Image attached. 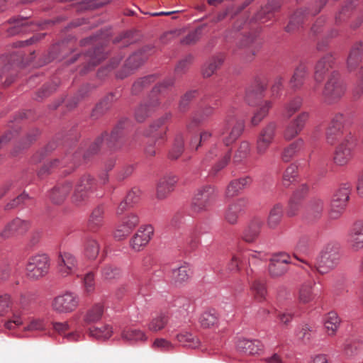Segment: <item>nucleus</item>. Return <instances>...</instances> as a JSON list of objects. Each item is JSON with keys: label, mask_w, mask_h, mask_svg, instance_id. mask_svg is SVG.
<instances>
[{"label": "nucleus", "mask_w": 363, "mask_h": 363, "mask_svg": "<svg viewBox=\"0 0 363 363\" xmlns=\"http://www.w3.org/2000/svg\"><path fill=\"white\" fill-rule=\"evenodd\" d=\"M174 84L173 78L164 79L162 82L155 85L149 96L147 102L141 104L135 111V118L139 123L144 122L146 118L154 113L160 105L158 95H164L172 89Z\"/></svg>", "instance_id": "1"}, {"label": "nucleus", "mask_w": 363, "mask_h": 363, "mask_svg": "<svg viewBox=\"0 0 363 363\" xmlns=\"http://www.w3.org/2000/svg\"><path fill=\"white\" fill-rule=\"evenodd\" d=\"M99 184L96 179L90 174H84L79 178L74 188L71 197L72 202L76 206L86 205L94 197L101 196L98 191Z\"/></svg>", "instance_id": "2"}, {"label": "nucleus", "mask_w": 363, "mask_h": 363, "mask_svg": "<svg viewBox=\"0 0 363 363\" xmlns=\"http://www.w3.org/2000/svg\"><path fill=\"white\" fill-rule=\"evenodd\" d=\"M131 121L129 119L121 120L111 134L104 133L98 138L89 147L87 153H96L102 144H105L111 149L121 147L122 145L121 140L126 132L131 128Z\"/></svg>", "instance_id": "3"}, {"label": "nucleus", "mask_w": 363, "mask_h": 363, "mask_svg": "<svg viewBox=\"0 0 363 363\" xmlns=\"http://www.w3.org/2000/svg\"><path fill=\"white\" fill-rule=\"evenodd\" d=\"M340 259V247L334 242L327 243L320 250L315 262L317 271L325 274L334 269Z\"/></svg>", "instance_id": "4"}, {"label": "nucleus", "mask_w": 363, "mask_h": 363, "mask_svg": "<svg viewBox=\"0 0 363 363\" xmlns=\"http://www.w3.org/2000/svg\"><path fill=\"white\" fill-rule=\"evenodd\" d=\"M218 197V190L213 186L206 185L196 189L191 201V211L201 213L210 210Z\"/></svg>", "instance_id": "5"}, {"label": "nucleus", "mask_w": 363, "mask_h": 363, "mask_svg": "<svg viewBox=\"0 0 363 363\" xmlns=\"http://www.w3.org/2000/svg\"><path fill=\"white\" fill-rule=\"evenodd\" d=\"M350 183L341 184L334 191L330 202L328 216L330 219L339 218L346 209L351 194Z\"/></svg>", "instance_id": "6"}, {"label": "nucleus", "mask_w": 363, "mask_h": 363, "mask_svg": "<svg viewBox=\"0 0 363 363\" xmlns=\"http://www.w3.org/2000/svg\"><path fill=\"white\" fill-rule=\"evenodd\" d=\"M50 260L46 254H37L30 257L26 265V276L35 281L45 277L49 272Z\"/></svg>", "instance_id": "7"}, {"label": "nucleus", "mask_w": 363, "mask_h": 363, "mask_svg": "<svg viewBox=\"0 0 363 363\" xmlns=\"http://www.w3.org/2000/svg\"><path fill=\"white\" fill-rule=\"evenodd\" d=\"M357 140L351 133H347L342 142L336 147L333 162L337 166H345L353 157V151Z\"/></svg>", "instance_id": "8"}, {"label": "nucleus", "mask_w": 363, "mask_h": 363, "mask_svg": "<svg viewBox=\"0 0 363 363\" xmlns=\"http://www.w3.org/2000/svg\"><path fill=\"white\" fill-rule=\"evenodd\" d=\"M346 90V84L341 79L339 74L334 72L325 85L323 96L327 103L333 104L345 95Z\"/></svg>", "instance_id": "9"}, {"label": "nucleus", "mask_w": 363, "mask_h": 363, "mask_svg": "<svg viewBox=\"0 0 363 363\" xmlns=\"http://www.w3.org/2000/svg\"><path fill=\"white\" fill-rule=\"evenodd\" d=\"M225 131L228 135L223 138V142L226 146L235 143L242 134L245 129V122L232 113H228L225 121Z\"/></svg>", "instance_id": "10"}, {"label": "nucleus", "mask_w": 363, "mask_h": 363, "mask_svg": "<svg viewBox=\"0 0 363 363\" xmlns=\"http://www.w3.org/2000/svg\"><path fill=\"white\" fill-rule=\"evenodd\" d=\"M277 124L271 121L264 125L257 135L256 140V152L259 155H264L273 143L276 137Z\"/></svg>", "instance_id": "11"}, {"label": "nucleus", "mask_w": 363, "mask_h": 363, "mask_svg": "<svg viewBox=\"0 0 363 363\" xmlns=\"http://www.w3.org/2000/svg\"><path fill=\"white\" fill-rule=\"evenodd\" d=\"M79 305V298L73 293L66 292L54 298L52 308L57 313H69L74 311Z\"/></svg>", "instance_id": "12"}, {"label": "nucleus", "mask_w": 363, "mask_h": 363, "mask_svg": "<svg viewBox=\"0 0 363 363\" xmlns=\"http://www.w3.org/2000/svg\"><path fill=\"white\" fill-rule=\"evenodd\" d=\"M291 257L286 253H279L273 255L269 259L268 272L273 278L280 277L289 270Z\"/></svg>", "instance_id": "13"}, {"label": "nucleus", "mask_w": 363, "mask_h": 363, "mask_svg": "<svg viewBox=\"0 0 363 363\" xmlns=\"http://www.w3.org/2000/svg\"><path fill=\"white\" fill-rule=\"evenodd\" d=\"M139 223L140 218L136 213H128L121 219L120 225L114 231V238L118 240L125 239Z\"/></svg>", "instance_id": "14"}, {"label": "nucleus", "mask_w": 363, "mask_h": 363, "mask_svg": "<svg viewBox=\"0 0 363 363\" xmlns=\"http://www.w3.org/2000/svg\"><path fill=\"white\" fill-rule=\"evenodd\" d=\"M29 228L30 223L28 220L16 218L9 222L0 232V238L5 240L23 235L28 230Z\"/></svg>", "instance_id": "15"}, {"label": "nucleus", "mask_w": 363, "mask_h": 363, "mask_svg": "<svg viewBox=\"0 0 363 363\" xmlns=\"http://www.w3.org/2000/svg\"><path fill=\"white\" fill-rule=\"evenodd\" d=\"M77 269V260L74 255L68 252H60L57 259V270L62 277L73 274Z\"/></svg>", "instance_id": "16"}, {"label": "nucleus", "mask_w": 363, "mask_h": 363, "mask_svg": "<svg viewBox=\"0 0 363 363\" xmlns=\"http://www.w3.org/2000/svg\"><path fill=\"white\" fill-rule=\"evenodd\" d=\"M347 242L350 249L353 252L363 249V220H357L352 225Z\"/></svg>", "instance_id": "17"}, {"label": "nucleus", "mask_w": 363, "mask_h": 363, "mask_svg": "<svg viewBox=\"0 0 363 363\" xmlns=\"http://www.w3.org/2000/svg\"><path fill=\"white\" fill-rule=\"evenodd\" d=\"M171 118L172 113H166L163 116L155 121L150 125L149 128L143 133V135L147 138H152L154 140L155 144L157 143L158 145H160L164 141L166 130H160L159 128Z\"/></svg>", "instance_id": "18"}, {"label": "nucleus", "mask_w": 363, "mask_h": 363, "mask_svg": "<svg viewBox=\"0 0 363 363\" xmlns=\"http://www.w3.org/2000/svg\"><path fill=\"white\" fill-rule=\"evenodd\" d=\"M145 59L142 52H135L132 54L126 60L123 67L117 72L116 77L124 79L133 73L145 62Z\"/></svg>", "instance_id": "19"}, {"label": "nucleus", "mask_w": 363, "mask_h": 363, "mask_svg": "<svg viewBox=\"0 0 363 363\" xmlns=\"http://www.w3.org/2000/svg\"><path fill=\"white\" fill-rule=\"evenodd\" d=\"M153 233L152 225L140 227L130 241L131 247L135 251H140L150 242Z\"/></svg>", "instance_id": "20"}, {"label": "nucleus", "mask_w": 363, "mask_h": 363, "mask_svg": "<svg viewBox=\"0 0 363 363\" xmlns=\"http://www.w3.org/2000/svg\"><path fill=\"white\" fill-rule=\"evenodd\" d=\"M247 201L240 198L231 203L226 208L224 214L225 220L230 224H236L238 218L245 212Z\"/></svg>", "instance_id": "21"}, {"label": "nucleus", "mask_w": 363, "mask_h": 363, "mask_svg": "<svg viewBox=\"0 0 363 363\" xmlns=\"http://www.w3.org/2000/svg\"><path fill=\"white\" fill-rule=\"evenodd\" d=\"M9 24H13V26L6 30L7 35L13 36L20 33H26L29 30L28 28L33 24L28 21L27 17L16 16L11 18L7 21Z\"/></svg>", "instance_id": "22"}, {"label": "nucleus", "mask_w": 363, "mask_h": 363, "mask_svg": "<svg viewBox=\"0 0 363 363\" xmlns=\"http://www.w3.org/2000/svg\"><path fill=\"white\" fill-rule=\"evenodd\" d=\"M236 349L238 352L247 354H255L262 349V345L258 340L239 338L236 342Z\"/></svg>", "instance_id": "23"}, {"label": "nucleus", "mask_w": 363, "mask_h": 363, "mask_svg": "<svg viewBox=\"0 0 363 363\" xmlns=\"http://www.w3.org/2000/svg\"><path fill=\"white\" fill-rule=\"evenodd\" d=\"M252 179L250 176H245L232 180L226 187L225 196L233 198L238 196L240 191L251 184Z\"/></svg>", "instance_id": "24"}, {"label": "nucleus", "mask_w": 363, "mask_h": 363, "mask_svg": "<svg viewBox=\"0 0 363 363\" xmlns=\"http://www.w3.org/2000/svg\"><path fill=\"white\" fill-rule=\"evenodd\" d=\"M262 225L263 221L261 218H253L242 233L243 240L249 243L255 242L260 234Z\"/></svg>", "instance_id": "25"}, {"label": "nucleus", "mask_w": 363, "mask_h": 363, "mask_svg": "<svg viewBox=\"0 0 363 363\" xmlns=\"http://www.w3.org/2000/svg\"><path fill=\"white\" fill-rule=\"evenodd\" d=\"M177 182V178L174 175H167L162 177L157 186V198L164 199L174 190V186Z\"/></svg>", "instance_id": "26"}, {"label": "nucleus", "mask_w": 363, "mask_h": 363, "mask_svg": "<svg viewBox=\"0 0 363 363\" xmlns=\"http://www.w3.org/2000/svg\"><path fill=\"white\" fill-rule=\"evenodd\" d=\"M73 185L70 182H65L55 186L50 192V199L57 204L62 203L69 194Z\"/></svg>", "instance_id": "27"}, {"label": "nucleus", "mask_w": 363, "mask_h": 363, "mask_svg": "<svg viewBox=\"0 0 363 363\" xmlns=\"http://www.w3.org/2000/svg\"><path fill=\"white\" fill-rule=\"evenodd\" d=\"M334 60V57L332 55L328 54L317 62L315 67L314 79L318 84L322 82L325 73L333 65Z\"/></svg>", "instance_id": "28"}, {"label": "nucleus", "mask_w": 363, "mask_h": 363, "mask_svg": "<svg viewBox=\"0 0 363 363\" xmlns=\"http://www.w3.org/2000/svg\"><path fill=\"white\" fill-rule=\"evenodd\" d=\"M225 55L218 53L209 58L202 67V74L204 77H210L218 69L225 61Z\"/></svg>", "instance_id": "29"}, {"label": "nucleus", "mask_w": 363, "mask_h": 363, "mask_svg": "<svg viewBox=\"0 0 363 363\" xmlns=\"http://www.w3.org/2000/svg\"><path fill=\"white\" fill-rule=\"evenodd\" d=\"M213 113L214 108L210 106H205L201 110L195 112L186 125L187 130L191 131Z\"/></svg>", "instance_id": "30"}, {"label": "nucleus", "mask_w": 363, "mask_h": 363, "mask_svg": "<svg viewBox=\"0 0 363 363\" xmlns=\"http://www.w3.org/2000/svg\"><path fill=\"white\" fill-rule=\"evenodd\" d=\"M304 145L305 142L301 138L290 143L283 149L281 153V158L282 161L284 162H290L301 150L303 149Z\"/></svg>", "instance_id": "31"}, {"label": "nucleus", "mask_w": 363, "mask_h": 363, "mask_svg": "<svg viewBox=\"0 0 363 363\" xmlns=\"http://www.w3.org/2000/svg\"><path fill=\"white\" fill-rule=\"evenodd\" d=\"M86 57L89 59L88 67H84L81 71L82 74H86L90 69V67H94L104 60L107 55L103 46L96 47L92 50H89L86 53Z\"/></svg>", "instance_id": "32"}, {"label": "nucleus", "mask_w": 363, "mask_h": 363, "mask_svg": "<svg viewBox=\"0 0 363 363\" xmlns=\"http://www.w3.org/2000/svg\"><path fill=\"white\" fill-rule=\"evenodd\" d=\"M308 191V187L306 185L301 186V189L296 191L291 198L287 210V215L290 217L297 214L301 206V201Z\"/></svg>", "instance_id": "33"}, {"label": "nucleus", "mask_w": 363, "mask_h": 363, "mask_svg": "<svg viewBox=\"0 0 363 363\" xmlns=\"http://www.w3.org/2000/svg\"><path fill=\"white\" fill-rule=\"evenodd\" d=\"M308 75V69L306 65H298L289 80V85L291 88L294 90L300 89L307 78Z\"/></svg>", "instance_id": "34"}, {"label": "nucleus", "mask_w": 363, "mask_h": 363, "mask_svg": "<svg viewBox=\"0 0 363 363\" xmlns=\"http://www.w3.org/2000/svg\"><path fill=\"white\" fill-rule=\"evenodd\" d=\"M104 208L103 206L95 208L89 218L88 228L91 231L99 230L104 225Z\"/></svg>", "instance_id": "35"}, {"label": "nucleus", "mask_w": 363, "mask_h": 363, "mask_svg": "<svg viewBox=\"0 0 363 363\" xmlns=\"http://www.w3.org/2000/svg\"><path fill=\"white\" fill-rule=\"evenodd\" d=\"M203 328H212L218 327L219 315L214 309H209L203 312L199 319Z\"/></svg>", "instance_id": "36"}, {"label": "nucleus", "mask_w": 363, "mask_h": 363, "mask_svg": "<svg viewBox=\"0 0 363 363\" xmlns=\"http://www.w3.org/2000/svg\"><path fill=\"white\" fill-rule=\"evenodd\" d=\"M325 207L323 199L320 198L313 199L306 208V216L310 220H316L320 218Z\"/></svg>", "instance_id": "37"}, {"label": "nucleus", "mask_w": 363, "mask_h": 363, "mask_svg": "<svg viewBox=\"0 0 363 363\" xmlns=\"http://www.w3.org/2000/svg\"><path fill=\"white\" fill-rule=\"evenodd\" d=\"M341 320L335 311L328 313L324 318V326L328 335H334L340 325Z\"/></svg>", "instance_id": "38"}, {"label": "nucleus", "mask_w": 363, "mask_h": 363, "mask_svg": "<svg viewBox=\"0 0 363 363\" xmlns=\"http://www.w3.org/2000/svg\"><path fill=\"white\" fill-rule=\"evenodd\" d=\"M283 217V206L276 203L270 209L267 220V225L270 229H275L280 224Z\"/></svg>", "instance_id": "39"}, {"label": "nucleus", "mask_w": 363, "mask_h": 363, "mask_svg": "<svg viewBox=\"0 0 363 363\" xmlns=\"http://www.w3.org/2000/svg\"><path fill=\"white\" fill-rule=\"evenodd\" d=\"M169 322L167 313L160 312L152 316L147 325L150 331L157 333L164 329Z\"/></svg>", "instance_id": "40"}, {"label": "nucleus", "mask_w": 363, "mask_h": 363, "mask_svg": "<svg viewBox=\"0 0 363 363\" xmlns=\"http://www.w3.org/2000/svg\"><path fill=\"white\" fill-rule=\"evenodd\" d=\"M121 338L128 342L135 343L138 342H145L147 339L145 333L141 330L127 328L121 333Z\"/></svg>", "instance_id": "41"}, {"label": "nucleus", "mask_w": 363, "mask_h": 363, "mask_svg": "<svg viewBox=\"0 0 363 363\" xmlns=\"http://www.w3.org/2000/svg\"><path fill=\"white\" fill-rule=\"evenodd\" d=\"M104 311V304L98 303L94 304L86 313L84 320L86 323L90 324L99 321Z\"/></svg>", "instance_id": "42"}, {"label": "nucleus", "mask_w": 363, "mask_h": 363, "mask_svg": "<svg viewBox=\"0 0 363 363\" xmlns=\"http://www.w3.org/2000/svg\"><path fill=\"white\" fill-rule=\"evenodd\" d=\"M315 285L314 281H306L302 284L298 290V300L306 303L313 301L315 296L313 287Z\"/></svg>", "instance_id": "43"}, {"label": "nucleus", "mask_w": 363, "mask_h": 363, "mask_svg": "<svg viewBox=\"0 0 363 363\" xmlns=\"http://www.w3.org/2000/svg\"><path fill=\"white\" fill-rule=\"evenodd\" d=\"M178 342L185 347L198 348L201 345L199 339L189 332H182L177 335Z\"/></svg>", "instance_id": "44"}, {"label": "nucleus", "mask_w": 363, "mask_h": 363, "mask_svg": "<svg viewBox=\"0 0 363 363\" xmlns=\"http://www.w3.org/2000/svg\"><path fill=\"white\" fill-rule=\"evenodd\" d=\"M99 245L96 240L90 237L85 238L84 254L88 259H96L99 255Z\"/></svg>", "instance_id": "45"}, {"label": "nucleus", "mask_w": 363, "mask_h": 363, "mask_svg": "<svg viewBox=\"0 0 363 363\" xmlns=\"http://www.w3.org/2000/svg\"><path fill=\"white\" fill-rule=\"evenodd\" d=\"M302 104V98L297 96L292 99L284 104L282 111L283 116L289 118L301 108Z\"/></svg>", "instance_id": "46"}, {"label": "nucleus", "mask_w": 363, "mask_h": 363, "mask_svg": "<svg viewBox=\"0 0 363 363\" xmlns=\"http://www.w3.org/2000/svg\"><path fill=\"white\" fill-rule=\"evenodd\" d=\"M194 309V306L187 299L181 300V306L177 311V317L182 321L186 322L191 318V315Z\"/></svg>", "instance_id": "47"}, {"label": "nucleus", "mask_w": 363, "mask_h": 363, "mask_svg": "<svg viewBox=\"0 0 363 363\" xmlns=\"http://www.w3.org/2000/svg\"><path fill=\"white\" fill-rule=\"evenodd\" d=\"M113 334L112 328L106 325L101 328L94 327L89 328V335L99 340H108Z\"/></svg>", "instance_id": "48"}, {"label": "nucleus", "mask_w": 363, "mask_h": 363, "mask_svg": "<svg viewBox=\"0 0 363 363\" xmlns=\"http://www.w3.org/2000/svg\"><path fill=\"white\" fill-rule=\"evenodd\" d=\"M190 268L188 266H181L172 270V278L177 284H182L190 278Z\"/></svg>", "instance_id": "49"}, {"label": "nucleus", "mask_w": 363, "mask_h": 363, "mask_svg": "<svg viewBox=\"0 0 363 363\" xmlns=\"http://www.w3.org/2000/svg\"><path fill=\"white\" fill-rule=\"evenodd\" d=\"M232 151L231 149H228L220 159L211 167L209 175L215 177L220 171L223 169L229 163L231 159Z\"/></svg>", "instance_id": "50"}, {"label": "nucleus", "mask_w": 363, "mask_h": 363, "mask_svg": "<svg viewBox=\"0 0 363 363\" xmlns=\"http://www.w3.org/2000/svg\"><path fill=\"white\" fill-rule=\"evenodd\" d=\"M272 107V103L270 101H266L259 108L251 119L252 125H257L267 115L269 109Z\"/></svg>", "instance_id": "51"}, {"label": "nucleus", "mask_w": 363, "mask_h": 363, "mask_svg": "<svg viewBox=\"0 0 363 363\" xmlns=\"http://www.w3.org/2000/svg\"><path fill=\"white\" fill-rule=\"evenodd\" d=\"M251 290L254 294L255 298L257 301H262L265 299L267 291L265 282L264 281H254L251 285Z\"/></svg>", "instance_id": "52"}, {"label": "nucleus", "mask_w": 363, "mask_h": 363, "mask_svg": "<svg viewBox=\"0 0 363 363\" xmlns=\"http://www.w3.org/2000/svg\"><path fill=\"white\" fill-rule=\"evenodd\" d=\"M116 97L114 94L110 93L106 96L101 102H99L93 111L94 115L103 114L108 111L112 103L115 101Z\"/></svg>", "instance_id": "53"}, {"label": "nucleus", "mask_w": 363, "mask_h": 363, "mask_svg": "<svg viewBox=\"0 0 363 363\" xmlns=\"http://www.w3.org/2000/svg\"><path fill=\"white\" fill-rule=\"evenodd\" d=\"M298 175V167L295 164H291L288 166V167L285 169L283 174V184L285 186H290L294 182L296 181V179Z\"/></svg>", "instance_id": "54"}, {"label": "nucleus", "mask_w": 363, "mask_h": 363, "mask_svg": "<svg viewBox=\"0 0 363 363\" xmlns=\"http://www.w3.org/2000/svg\"><path fill=\"white\" fill-rule=\"evenodd\" d=\"M250 152V145L247 141H242L235 152L234 155L233 162L235 163H240L247 157Z\"/></svg>", "instance_id": "55"}, {"label": "nucleus", "mask_w": 363, "mask_h": 363, "mask_svg": "<svg viewBox=\"0 0 363 363\" xmlns=\"http://www.w3.org/2000/svg\"><path fill=\"white\" fill-rule=\"evenodd\" d=\"M155 79V78L153 75L146 76L140 78L133 84L132 93L133 94H139L143 88L148 86L152 82H154Z\"/></svg>", "instance_id": "56"}, {"label": "nucleus", "mask_w": 363, "mask_h": 363, "mask_svg": "<svg viewBox=\"0 0 363 363\" xmlns=\"http://www.w3.org/2000/svg\"><path fill=\"white\" fill-rule=\"evenodd\" d=\"M312 335L313 330L308 325H300L296 329V336L304 343L309 342Z\"/></svg>", "instance_id": "57"}, {"label": "nucleus", "mask_w": 363, "mask_h": 363, "mask_svg": "<svg viewBox=\"0 0 363 363\" xmlns=\"http://www.w3.org/2000/svg\"><path fill=\"white\" fill-rule=\"evenodd\" d=\"M197 94L196 91H189L182 97L179 104V111L182 113L186 112L190 107V104L192 100L196 97Z\"/></svg>", "instance_id": "58"}, {"label": "nucleus", "mask_w": 363, "mask_h": 363, "mask_svg": "<svg viewBox=\"0 0 363 363\" xmlns=\"http://www.w3.org/2000/svg\"><path fill=\"white\" fill-rule=\"evenodd\" d=\"M184 151V140L182 136L176 138L175 143L169 152V157L171 160L179 158Z\"/></svg>", "instance_id": "59"}, {"label": "nucleus", "mask_w": 363, "mask_h": 363, "mask_svg": "<svg viewBox=\"0 0 363 363\" xmlns=\"http://www.w3.org/2000/svg\"><path fill=\"white\" fill-rule=\"evenodd\" d=\"M303 21V12L301 10L296 11L291 16L289 24L286 27L287 32L294 31Z\"/></svg>", "instance_id": "60"}, {"label": "nucleus", "mask_w": 363, "mask_h": 363, "mask_svg": "<svg viewBox=\"0 0 363 363\" xmlns=\"http://www.w3.org/2000/svg\"><path fill=\"white\" fill-rule=\"evenodd\" d=\"M201 228L195 227L189 233L186 242L191 250H195L200 244Z\"/></svg>", "instance_id": "61"}, {"label": "nucleus", "mask_w": 363, "mask_h": 363, "mask_svg": "<svg viewBox=\"0 0 363 363\" xmlns=\"http://www.w3.org/2000/svg\"><path fill=\"white\" fill-rule=\"evenodd\" d=\"M342 133L343 130L328 127L325 133L327 143L330 145H334L342 138Z\"/></svg>", "instance_id": "62"}, {"label": "nucleus", "mask_w": 363, "mask_h": 363, "mask_svg": "<svg viewBox=\"0 0 363 363\" xmlns=\"http://www.w3.org/2000/svg\"><path fill=\"white\" fill-rule=\"evenodd\" d=\"M12 306V299L9 294H5L0 296V316L5 315L10 311Z\"/></svg>", "instance_id": "63"}, {"label": "nucleus", "mask_w": 363, "mask_h": 363, "mask_svg": "<svg viewBox=\"0 0 363 363\" xmlns=\"http://www.w3.org/2000/svg\"><path fill=\"white\" fill-rule=\"evenodd\" d=\"M36 301V295L32 292L22 294L20 296L19 304L23 310L28 307Z\"/></svg>", "instance_id": "64"}]
</instances>
